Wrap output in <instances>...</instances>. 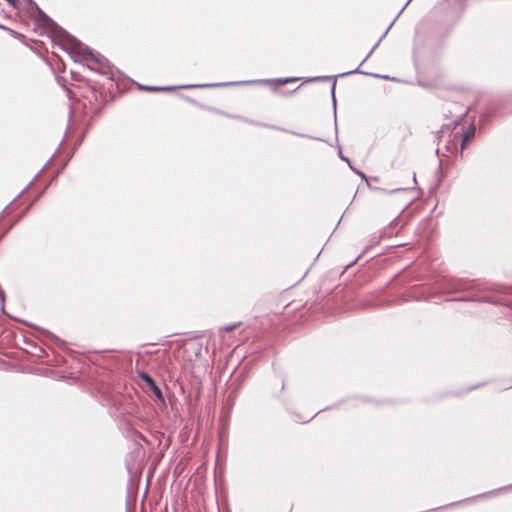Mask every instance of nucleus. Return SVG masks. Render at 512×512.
I'll return each instance as SVG.
<instances>
[{
  "instance_id": "obj_14",
  "label": "nucleus",
  "mask_w": 512,
  "mask_h": 512,
  "mask_svg": "<svg viewBox=\"0 0 512 512\" xmlns=\"http://www.w3.org/2000/svg\"><path fill=\"white\" fill-rule=\"evenodd\" d=\"M355 72H358V69H355V70L350 71V74H353V73H355Z\"/></svg>"
},
{
  "instance_id": "obj_6",
  "label": "nucleus",
  "mask_w": 512,
  "mask_h": 512,
  "mask_svg": "<svg viewBox=\"0 0 512 512\" xmlns=\"http://www.w3.org/2000/svg\"><path fill=\"white\" fill-rule=\"evenodd\" d=\"M220 85L221 84L186 85V86H182V88L215 87V86H220Z\"/></svg>"
},
{
  "instance_id": "obj_2",
  "label": "nucleus",
  "mask_w": 512,
  "mask_h": 512,
  "mask_svg": "<svg viewBox=\"0 0 512 512\" xmlns=\"http://www.w3.org/2000/svg\"><path fill=\"white\" fill-rule=\"evenodd\" d=\"M474 135V129H472L471 131L461 135V147H460V153L462 154L464 148H465V145H466V142L471 138L473 137Z\"/></svg>"
},
{
  "instance_id": "obj_15",
  "label": "nucleus",
  "mask_w": 512,
  "mask_h": 512,
  "mask_svg": "<svg viewBox=\"0 0 512 512\" xmlns=\"http://www.w3.org/2000/svg\"><path fill=\"white\" fill-rule=\"evenodd\" d=\"M355 72H358V69H355V70L350 71V74H353V73H355Z\"/></svg>"
},
{
  "instance_id": "obj_1",
  "label": "nucleus",
  "mask_w": 512,
  "mask_h": 512,
  "mask_svg": "<svg viewBox=\"0 0 512 512\" xmlns=\"http://www.w3.org/2000/svg\"><path fill=\"white\" fill-rule=\"evenodd\" d=\"M68 49L75 61L86 63L87 67L91 70L96 69L94 65H98L100 67L107 66L106 58L99 54H94L88 46L82 44L75 38L70 39Z\"/></svg>"
},
{
  "instance_id": "obj_5",
  "label": "nucleus",
  "mask_w": 512,
  "mask_h": 512,
  "mask_svg": "<svg viewBox=\"0 0 512 512\" xmlns=\"http://www.w3.org/2000/svg\"><path fill=\"white\" fill-rule=\"evenodd\" d=\"M341 158H342L343 160H345V161L349 164V166L351 167V169H352V170H353L357 175H359L362 179H364V180H366V181H367L366 175H365L363 172H361V171L357 170L356 168H354V167L350 164V161H349V159H348V158H345V157H343V156H342Z\"/></svg>"
},
{
  "instance_id": "obj_12",
  "label": "nucleus",
  "mask_w": 512,
  "mask_h": 512,
  "mask_svg": "<svg viewBox=\"0 0 512 512\" xmlns=\"http://www.w3.org/2000/svg\"><path fill=\"white\" fill-rule=\"evenodd\" d=\"M8 3H10L12 6L16 7V0H6Z\"/></svg>"
},
{
  "instance_id": "obj_4",
  "label": "nucleus",
  "mask_w": 512,
  "mask_h": 512,
  "mask_svg": "<svg viewBox=\"0 0 512 512\" xmlns=\"http://www.w3.org/2000/svg\"><path fill=\"white\" fill-rule=\"evenodd\" d=\"M149 388L157 398L162 399L161 389L156 385L155 382L152 385H150Z\"/></svg>"
},
{
  "instance_id": "obj_7",
  "label": "nucleus",
  "mask_w": 512,
  "mask_h": 512,
  "mask_svg": "<svg viewBox=\"0 0 512 512\" xmlns=\"http://www.w3.org/2000/svg\"><path fill=\"white\" fill-rule=\"evenodd\" d=\"M145 89L148 91H159V90H170V89H172V87L148 86V87H145Z\"/></svg>"
},
{
  "instance_id": "obj_9",
  "label": "nucleus",
  "mask_w": 512,
  "mask_h": 512,
  "mask_svg": "<svg viewBox=\"0 0 512 512\" xmlns=\"http://www.w3.org/2000/svg\"><path fill=\"white\" fill-rule=\"evenodd\" d=\"M447 150H448L449 152H451V153H453V152H454V150H455V151H457L456 145L454 144V145H453V148H452V147H450V146L448 145V146H447Z\"/></svg>"
},
{
  "instance_id": "obj_11",
  "label": "nucleus",
  "mask_w": 512,
  "mask_h": 512,
  "mask_svg": "<svg viewBox=\"0 0 512 512\" xmlns=\"http://www.w3.org/2000/svg\"><path fill=\"white\" fill-rule=\"evenodd\" d=\"M411 1H412V0H408V1L405 3L404 7L401 9V11L399 12V14H401V13L403 12V10L407 7V5H408Z\"/></svg>"
},
{
  "instance_id": "obj_3",
  "label": "nucleus",
  "mask_w": 512,
  "mask_h": 512,
  "mask_svg": "<svg viewBox=\"0 0 512 512\" xmlns=\"http://www.w3.org/2000/svg\"><path fill=\"white\" fill-rule=\"evenodd\" d=\"M139 376L148 386L152 385L155 382L153 378L146 372H140Z\"/></svg>"
},
{
  "instance_id": "obj_16",
  "label": "nucleus",
  "mask_w": 512,
  "mask_h": 512,
  "mask_svg": "<svg viewBox=\"0 0 512 512\" xmlns=\"http://www.w3.org/2000/svg\"><path fill=\"white\" fill-rule=\"evenodd\" d=\"M355 72H358V69H355V70L350 71V74H353V73H355Z\"/></svg>"
},
{
  "instance_id": "obj_13",
  "label": "nucleus",
  "mask_w": 512,
  "mask_h": 512,
  "mask_svg": "<svg viewBox=\"0 0 512 512\" xmlns=\"http://www.w3.org/2000/svg\"><path fill=\"white\" fill-rule=\"evenodd\" d=\"M377 45H378V43H376V45L372 48V50H370L369 55H370L371 53H373V50L376 48V46H377Z\"/></svg>"
},
{
  "instance_id": "obj_10",
  "label": "nucleus",
  "mask_w": 512,
  "mask_h": 512,
  "mask_svg": "<svg viewBox=\"0 0 512 512\" xmlns=\"http://www.w3.org/2000/svg\"><path fill=\"white\" fill-rule=\"evenodd\" d=\"M335 83L332 85V89H331V92H332V97H333V101L335 102V96H334V91H335Z\"/></svg>"
},
{
  "instance_id": "obj_8",
  "label": "nucleus",
  "mask_w": 512,
  "mask_h": 512,
  "mask_svg": "<svg viewBox=\"0 0 512 512\" xmlns=\"http://www.w3.org/2000/svg\"><path fill=\"white\" fill-rule=\"evenodd\" d=\"M236 327H237V324H233V325L225 326L223 329H224L225 331H228V332H229V331H232V330H233L234 328H236Z\"/></svg>"
}]
</instances>
